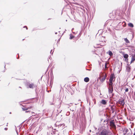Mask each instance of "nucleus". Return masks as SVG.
<instances>
[{"instance_id":"obj_22","label":"nucleus","mask_w":135,"mask_h":135,"mask_svg":"<svg viewBox=\"0 0 135 135\" xmlns=\"http://www.w3.org/2000/svg\"><path fill=\"white\" fill-rule=\"evenodd\" d=\"M5 129L6 130L7 129V128H5Z\"/></svg>"},{"instance_id":"obj_14","label":"nucleus","mask_w":135,"mask_h":135,"mask_svg":"<svg viewBox=\"0 0 135 135\" xmlns=\"http://www.w3.org/2000/svg\"><path fill=\"white\" fill-rule=\"evenodd\" d=\"M110 124L113 127H115V126L113 122H111L110 123Z\"/></svg>"},{"instance_id":"obj_1","label":"nucleus","mask_w":135,"mask_h":135,"mask_svg":"<svg viewBox=\"0 0 135 135\" xmlns=\"http://www.w3.org/2000/svg\"><path fill=\"white\" fill-rule=\"evenodd\" d=\"M106 76L107 75L105 74H101L100 76L101 81L102 82H103L105 80Z\"/></svg>"},{"instance_id":"obj_4","label":"nucleus","mask_w":135,"mask_h":135,"mask_svg":"<svg viewBox=\"0 0 135 135\" xmlns=\"http://www.w3.org/2000/svg\"><path fill=\"white\" fill-rule=\"evenodd\" d=\"M100 135H108L107 132L105 131H103L101 133Z\"/></svg>"},{"instance_id":"obj_7","label":"nucleus","mask_w":135,"mask_h":135,"mask_svg":"<svg viewBox=\"0 0 135 135\" xmlns=\"http://www.w3.org/2000/svg\"><path fill=\"white\" fill-rule=\"evenodd\" d=\"M89 79L88 77H86L84 79V81L85 82H87L89 81Z\"/></svg>"},{"instance_id":"obj_10","label":"nucleus","mask_w":135,"mask_h":135,"mask_svg":"<svg viewBox=\"0 0 135 135\" xmlns=\"http://www.w3.org/2000/svg\"><path fill=\"white\" fill-rule=\"evenodd\" d=\"M123 57L124 58H127L128 57V55L127 54H124Z\"/></svg>"},{"instance_id":"obj_3","label":"nucleus","mask_w":135,"mask_h":135,"mask_svg":"<svg viewBox=\"0 0 135 135\" xmlns=\"http://www.w3.org/2000/svg\"><path fill=\"white\" fill-rule=\"evenodd\" d=\"M119 104L123 105L124 104V100L123 99L122 100H120L119 102Z\"/></svg>"},{"instance_id":"obj_6","label":"nucleus","mask_w":135,"mask_h":135,"mask_svg":"<svg viewBox=\"0 0 135 135\" xmlns=\"http://www.w3.org/2000/svg\"><path fill=\"white\" fill-rule=\"evenodd\" d=\"M32 108V107H28L27 108H22V109L23 110H26Z\"/></svg>"},{"instance_id":"obj_21","label":"nucleus","mask_w":135,"mask_h":135,"mask_svg":"<svg viewBox=\"0 0 135 135\" xmlns=\"http://www.w3.org/2000/svg\"><path fill=\"white\" fill-rule=\"evenodd\" d=\"M30 112V111H26V113H27V112Z\"/></svg>"},{"instance_id":"obj_17","label":"nucleus","mask_w":135,"mask_h":135,"mask_svg":"<svg viewBox=\"0 0 135 135\" xmlns=\"http://www.w3.org/2000/svg\"><path fill=\"white\" fill-rule=\"evenodd\" d=\"M74 37V36L73 35H70V39H72Z\"/></svg>"},{"instance_id":"obj_15","label":"nucleus","mask_w":135,"mask_h":135,"mask_svg":"<svg viewBox=\"0 0 135 135\" xmlns=\"http://www.w3.org/2000/svg\"><path fill=\"white\" fill-rule=\"evenodd\" d=\"M33 84H30L29 85V87L30 88H33Z\"/></svg>"},{"instance_id":"obj_19","label":"nucleus","mask_w":135,"mask_h":135,"mask_svg":"<svg viewBox=\"0 0 135 135\" xmlns=\"http://www.w3.org/2000/svg\"><path fill=\"white\" fill-rule=\"evenodd\" d=\"M128 91V88H126V90H125V91L126 92H127Z\"/></svg>"},{"instance_id":"obj_13","label":"nucleus","mask_w":135,"mask_h":135,"mask_svg":"<svg viewBox=\"0 0 135 135\" xmlns=\"http://www.w3.org/2000/svg\"><path fill=\"white\" fill-rule=\"evenodd\" d=\"M109 54L110 56H112L113 55L112 52L110 51H109Z\"/></svg>"},{"instance_id":"obj_25","label":"nucleus","mask_w":135,"mask_h":135,"mask_svg":"<svg viewBox=\"0 0 135 135\" xmlns=\"http://www.w3.org/2000/svg\"><path fill=\"white\" fill-rule=\"evenodd\" d=\"M57 33H56L55 34H56Z\"/></svg>"},{"instance_id":"obj_16","label":"nucleus","mask_w":135,"mask_h":135,"mask_svg":"<svg viewBox=\"0 0 135 135\" xmlns=\"http://www.w3.org/2000/svg\"><path fill=\"white\" fill-rule=\"evenodd\" d=\"M135 60V57L134 56L132 57V59L131 62H133Z\"/></svg>"},{"instance_id":"obj_8","label":"nucleus","mask_w":135,"mask_h":135,"mask_svg":"<svg viewBox=\"0 0 135 135\" xmlns=\"http://www.w3.org/2000/svg\"><path fill=\"white\" fill-rule=\"evenodd\" d=\"M100 103L103 104H106V102L105 100H102L101 102Z\"/></svg>"},{"instance_id":"obj_24","label":"nucleus","mask_w":135,"mask_h":135,"mask_svg":"<svg viewBox=\"0 0 135 135\" xmlns=\"http://www.w3.org/2000/svg\"><path fill=\"white\" fill-rule=\"evenodd\" d=\"M133 135H135V133Z\"/></svg>"},{"instance_id":"obj_9","label":"nucleus","mask_w":135,"mask_h":135,"mask_svg":"<svg viewBox=\"0 0 135 135\" xmlns=\"http://www.w3.org/2000/svg\"><path fill=\"white\" fill-rule=\"evenodd\" d=\"M109 87H113L112 81H109Z\"/></svg>"},{"instance_id":"obj_18","label":"nucleus","mask_w":135,"mask_h":135,"mask_svg":"<svg viewBox=\"0 0 135 135\" xmlns=\"http://www.w3.org/2000/svg\"><path fill=\"white\" fill-rule=\"evenodd\" d=\"M107 63L106 62H105V68H107Z\"/></svg>"},{"instance_id":"obj_23","label":"nucleus","mask_w":135,"mask_h":135,"mask_svg":"<svg viewBox=\"0 0 135 135\" xmlns=\"http://www.w3.org/2000/svg\"><path fill=\"white\" fill-rule=\"evenodd\" d=\"M26 27V29H27V27Z\"/></svg>"},{"instance_id":"obj_11","label":"nucleus","mask_w":135,"mask_h":135,"mask_svg":"<svg viewBox=\"0 0 135 135\" xmlns=\"http://www.w3.org/2000/svg\"><path fill=\"white\" fill-rule=\"evenodd\" d=\"M128 26L130 27H133V25L132 23H129L128 24Z\"/></svg>"},{"instance_id":"obj_12","label":"nucleus","mask_w":135,"mask_h":135,"mask_svg":"<svg viewBox=\"0 0 135 135\" xmlns=\"http://www.w3.org/2000/svg\"><path fill=\"white\" fill-rule=\"evenodd\" d=\"M124 40L125 41V42L127 43H129V41L127 38H125L124 39Z\"/></svg>"},{"instance_id":"obj_5","label":"nucleus","mask_w":135,"mask_h":135,"mask_svg":"<svg viewBox=\"0 0 135 135\" xmlns=\"http://www.w3.org/2000/svg\"><path fill=\"white\" fill-rule=\"evenodd\" d=\"M113 91V87H109V93H112Z\"/></svg>"},{"instance_id":"obj_2","label":"nucleus","mask_w":135,"mask_h":135,"mask_svg":"<svg viewBox=\"0 0 135 135\" xmlns=\"http://www.w3.org/2000/svg\"><path fill=\"white\" fill-rule=\"evenodd\" d=\"M114 77V74H111L110 76V78L109 81H112Z\"/></svg>"},{"instance_id":"obj_20","label":"nucleus","mask_w":135,"mask_h":135,"mask_svg":"<svg viewBox=\"0 0 135 135\" xmlns=\"http://www.w3.org/2000/svg\"><path fill=\"white\" fill-rule=\"evenodd\" d=\"M32 115H34L33 114L34 113L33 112H32Z\"/></svg>"}]
</instances>
